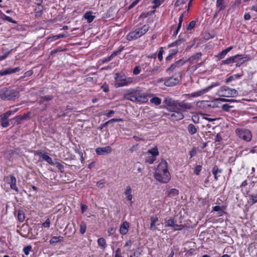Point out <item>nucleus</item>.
Listing matches in <instances>:
<instances>
[{
	"label": "nucleus",
	"instance_id": "f257e3e1",
	"mask_svg": "<svg viewBox=\"0 0 257 257\" xmlns=\"http://www.w3.org/2000/svg\"><path fill=\"white\" fill-rule=\"evenodd\" d=\"M155 179L159 182L167 183L171 179L170 174L168 170L167 163L164 161L158 165L154 174Z\"/></svg>",
	"mask_w": 257,
	"mask_h": 257
},
{
	"label": "nucleus",
	"instance_id": "f03ea898",
	"mask_svg": "<svg viewBox=\"0 0 257 257\" xmlns=\"http://www.w3.org/2000/svg\"><path fill=\"white\" fill-rule=\"evenodd\" d=\"M149 29L150 26L149 25H144L142 27L130 32L126 36V39L129 41L136 40L145 35L149 31Z\"/></svg>",
	"mask_w": 257,
	"mask_h": 257
},
{
	"label": "nucleus",
	"instance_id": "7ed1b4c3",
	"mask_svg": "<svg viewBox=\"0 0 257 257\" xmlns=\"http://www.w3.org/2000/svg\"><path fill=\"white\" fill-rule=\"evenodd\" d=\"M115 80L117 81L115 85L116 87L128 85L134 82L132 77H126L124 74L116 73L114 77Z\"/></svg>",
	"mask_w": 257,
	"mask_h": 257
},
{
	"label": "nucleus",
	"instance_id": "20e7f679",
	"mask_svg": "<svg viewBox=\"0 0 257 257\" xmlns=\"http://www.w3.org/2000/svg\"><path fill=\"white\" fill-rule=\"evenodd\" d=\"M217 94L219 96L222 97H235L238 95V92L235 89L223 86L218 89Z\"/></svg>",
	"mask_w": 257,
	"mask_h": 257
},
{
	"label": "nucleus",
	"instance_id": "39448f33",
	"mask_svg": "<svg viewBox=\"0 0 257 257\" xmlns=\"http://www.w3.org/2000/svg\"><path fill=\"white\" fill-rule=\"evenodd\" d=\"M19 92L14 89H9L7 88H4L2 89V93H1V98L2 99L11 100L14 98L18 96Z\"/></svg>",
	"mask_w": 257,
	"mask_h": 257
},
{
	"label": "nucleus",
	"instance_id": "423d86ee",
	"mask_svg": "<svg viewBox=\"0 0 257 257\" xmlns=\"http://www.w3.org/2000/svg\"><path fill=\"white\" fill-rule=\"evenodd\" d=\"M235 133L239 138L245 141L250 142L252 139V134L248 130L237 128Z\"/></svg>",
	"mask_w": 257,
	"mask_h": 257
},
{
	"label": "nucleus",
	"instance_id": "0eeeda50",
	"mask_svg": "<svg viewBox=\"0 0 257 257\" xmlns=\"http://www.w3.org/2000/svg\"><path fill=\"white\" fill-rule=\"evenodd\" d=\"M219 85V82H215L214 83H213L211 85L203 89H201V90H200L199 91H196V92H194L193 93H192L191 94H186L185 96H187L188 98L190 97H199V96H200L202 95H203L204 94H205L207 92H208L211 89H212V88L214 87H216V86H217Z\"/></svg>",
	"mask_w": 257,
	"mask_h": 257
},
{
	"label": "nucleus",
	"instance_id": "6e6552de",
	"mask_svg": "<svg viewBox=\"0 0 257 257\" xmlns=\"http://www.w3.org/2000/svg\"><path fill=\"white\" fill-rule=\"evenodd\" d=\"M165 227H173V231L181 230L184 228V225L182 224H175V221L173 217H171L169 219L165 220Z\"/></svg>",
	"mask_w": 257,
	"mask_h": 257
},
{
	"label": "nucleus",
	"instance_id": "1a4fd4ad",
	"mask_svg": "<svg viewBox=\"0 0 257 257\" xmlns=\"http://www.w3.org/2000/svg\"><path fill=\"white\" fill-rule=\"evenodd\" d=\"M180 80L181 76L180 75L173 76L166 80L164 84L166 86L171 87L178 84Z\"/></svg>",
	"mask_w": 257,
	"mask_h": 257
},
{
	"label": "nucleus",
	"instance_id": "9d476101",
	"mask_svg": "<svg viewBox=\"0 0 257 257\" xmlns=\"http://www.w3.org/2000/svg\"><path fill=\"white\" fill-rule=\"evenodd\" d=\"M137 102L145 103L148 101L149 97L153 96V94L146 93H141L140 91H136Z\"/></svg>",
	"mask_w": 257,
	"mask_h": 257
},
{
	"label": "nucleus",
	"instance_id": "9b49d317",
	"mask_svg": "<svg viewBox=\"0 0 257 257\" xmlns=\"http://www.w3.org/2000/svg\"><path fill=\"white\" fill-rule=\"evenodd\" d=\"M175 104V108L179 110L185 111L187 109H190L192 105L191 103H186L184 101L179 102L177 101Z\"/></svg>",
	"mask_w": 257,
	"mask_h": 257
},
{
	"label": "nucleus",
	"instance_id": "f8f14e48",
	"mask_svg": "<svg viewBox=\"0 0 257 257\" xmlns=\"http://www.w3.org/2000/svg\"><path fill=\"white\" fill-rule=\"evenodd\" d=\"M112 149L110 146L99 147L96 149V153L98 155H105L111 152Z\"/></svg>",
	"mask_w": 257,
	"mask_h": 257
},
{
	"label": "nucleus",
	"instance_id": "ddd939ff",
	"mask_svg": "<svg viewBox=\"0 0 257 257\" xmlns=\"http://www.w3.org/2000/svg\"><path fill=\"white\" fill-rule=\"evenodd\" d=\"M7 182L10 185L11 188L17 192H18V188L16 186V179L15 176L10 175L7 177Z\"/></svg>",
	"mask_w": 257,
	"mask_h": 257
},
{
	"label": "nucleus",
	"instance_id": "4468645a",
	"mask_svg": "<svg viewBox=\"0 0 257 257\" xmlns=\"http://www.w3.org/2000/svg\"><path fill=\"white\" fill-rule=\"evenodd\" d=\"M20 70L21 69L19 67H16L15 68H8L0 71V76L11 74L12 73L19 72Z\"/></svg>",
	"mask_w": 257,
	"mask_h": 257
},
{
	"label": "nucleus",
	"instance_id": "2eb2a0df",
	"mask_svg": "<svg viewBox=\"0 0 257 257\" xmlns=\"http://www.w3.org/2000/svg\"><path fill=\"white\" fill-rule=\"evenodd\" d=\"M184 118L183 114L179 111H174L170 115V118L173 120H179Z\"/></svg>",
	"mask_w": 257,
	"mask_h": 257
},
{
	"label": "nucleus",
	"instance_id": "dca6fc26",
	"mask_svg": "<svg viewBox=\"0 0 257 257\" xmlns=\"http://www.w3.org/2000/svg\"><path fill=\"white\" fill-rule=\"evenodd\" d=\"M129 227V223L126 221L123 222L122 224H121L119 231L121 234L124 235L126 234L128 232V228Z\"/></svg>",
	"mask_w": 257,
	"mask_h": 257
},
{
	"label": "nucleus",
	"instance_id": "f3484780",
	"mask_svg": "<svg viewBox=\"0 0 257 257\" xmlns=\"http://www.w3.org/2000/svg\"><path fill=\"white\" fill-rule=\"evenodd\" d=\"M238 57H240L239 55H236L234 56L230 57L222 61V64H229L236 62Z\"/></svg>",
	"mask_w": 257,
	"mask_h": 257
},
{
	"label": "nucleus",
	"instance_id": "a211bd4d",
	"mask_svg": "<svg viewBox=\"0 0 257 257\" xmlns=\"http://www.w3.org/2000/svg\"><path fill=\"white\" fill-rule=\"evenodd\" d=\"M232 48V46L228 47L227 48L220 52L217 55H216V57H217L219 59H221L224 58L227 53L229 52Z\"/></svg>",
	"mask_w": 257,
	"mask_h": 257
},
{
	"label": "nucleus",
	"instance_id": "6ab92c4d",
	"mask_svg": "<svg viewBox=\"0 0 257 257\" xmlns=\"http://www.w3.org/2000/svg\"><path fill=\"white\" fill-rule=\"evenodd\" d=\"M40 2L38 3L37 4V7L35 9V14L36 16L37 17H40L42 15V12L43 9V7L42 6H41V4L42 3V0L39 1Z\"/></svg>",
	"mask_w": 257,
	"mask_h": 257
},
{
	"label": "nucleus",
	"instance_id": "aec40b11",
	"mask_svg": "<svg viewBox=\"0 0 257 257\" xmlns=\"http://www.w3.org/2000/svg\"><path fill=\"white\" fill-rule=\"evenodd\" d=\"M166 194L169 197H175L179 194V191L176 189L173 188L167 191Z\"/></svg>",
	"mask_w": 257,
	"mask_h": 257
},
{
	"label": "nucleus",
	"instance_id": "412c9836",
	"mask_svg": "<svg viewBox=\"0 0 257 257\" xmlns=\"http://www.w3.org/2000/svg\"><path fill=\"white\" fill-rule=\"evenodd\" d=\"M151 221L150 229L153 231L157 230V227L155 224L158 221V218L157 217H151Z\"/></svg>",
	"mask_w": 257,
	"mask_h": 257
},
{
	"label": "nucleus",
	"instance_id": "4be33fe9",
	"mask_svg": "<svg viewBox=\"0 0 257 257\" xmlns=\"http://www.w3.org/2000/svg\"><path fill=\"white\" fill-rule=\"evenodd\" d=\"M124 194L126 196L127 200L131 201L133 199V195L132 194V189L130 186L126 187L124 191Z\"/></svg>",
	"mask_w": 257,
	"mask_h": 257
},
{
	"label": "nucleus",
	"instance_id": "5701e85b",
	"mask_svg": "<svg viewBox=\"0 0 257 257\" xmlns=\"http://www.w3.org/2000/svg\"><path fill=\"white\" fill-rule=\"evenodd\" d=\"M92 14V12H86L84 16L85 19H86L87 22L89 23L92 22L95 18V16H93Z\"/></svg>",
	"mask_w": 257,
	"mask_h": 257
},
{
	"label": "nucleus",
	"instance_id": "b1692460",
	"mask_svg": "<svg viewBox=\"0 0 257 257\" xmlns=\"http://www.w3.org/2000/svg\"><path fill=\"white\" fill-rule=\"evenodd\" d=\"M0 123L3 127H6L9 125V122L8 118L5 117H3V115H0Z\"/></svg>",
	"mask_w": 257,
	"mask_h": 257
},
{
	"label": "nucleus",
	"instance_id": "393cba45",
	"mask_svg": "<svg viewBox=\"0 0 257 257\" xmlns=\"http://www.w3.org/2000/svg\"><path fill=\"white\" fill-rule=\"evenodd\" d=\"M97 242L98 245L100 247V248L103 250H104L106 246L105 239L103 237L99 238L98 239Z\"/></svg>",
	"mask_w": 257,
	"mask_h": 257
},
{
	"label": "nucleus",
	"instance_id": "a878e982",
	"mask_svg": "<svg viewBox=\"0 0 257 257\" xmlns=\"http://www.w3.org/2000/svg\"><path fill=\"white\" fill-rule=\"evenodd\" d=\"M64 240V238L62 236H59L58 237L53 236L50 240L51 244L56 243L58 242H62Z\"/></svg>",
	"mask_w": 257,
	"mask_h": 257
},
{
	"label": "nucleus",
	"instance_id": "bb28decb",
	"mask_svg": "<svg viewBox=\"0 0 257 257\" xmlns=\"http://www.w3.org/2000/svg\"><path fill=\"white\" fill-rule=\"evenodd\" d=\"M152 98L150 99V102L156 105H160L162 102V100L158 97L157 96H152Z\"/></svg>",
	"mask_w": 257,
	"mask_h": 257
},
{
	"label": "nucleus",
	"instance_id": "cd10ccee",
	"mask_svg": "<svg viewBox=\"0 0 257 257\" xmlns=\"http://www.w3.org/2000/svg\"><path fill=\"white\" fill-rule=\"evenodd\" d=\"M201 55H202V53L201 52L197 53L196 54L192 55L191 57H190L188 59V61L191 63H193L194 61L195 60H199L200 59Z\"/></svg>",
	"mask_w": 257,
	"mask_h": 257
},
{
	"label": "nucleus",
	"instance_id": "c85d7f7f",
	"mask_svg": "<svg viewBox=\"0 0 257 257\" xmlns=\"http://www.w3.org/2000/svg\"><path fill=\"white\" fill-rule=\"evenodd\" d=\"M188 131L189 133L192 135L197 132V128L194 124H189L188 126Z\"/></svg>",
	"mask_w": 257,
	"mask_h": 257
},
{
	"label": "nucleus",
	"instance_id": "c756f323",
	"mask_svg": "<svg viewBox=\"0 0 257 257\" xmlns=\"http://www.w3.org/2000/svg\"><path fill=\"white\" fill-rule=\"evenodd\" d=\"M18 220L20 222H23L25 219L24 212L23 210H18L17 213Z\"/></svg>",
	"mask_w": 257,
	"mask_h": 257
},
{
	"label": "nucleus",
	"instance_id": "7c9ffc66",
	"mask_svg": "<svg viewBox=\"0 0 257 257\" xmlns=\"http://www.w3.org/2000/svg\"><path fill=\"white\" fill-rule=\"evenodd\" d=\"M42 158L47 161L49 164L53 165L54 163L53 162V161L49 156H48L46 154H42Z\"/></svg>",
	"mask_w": 257,
	"mask_h": 257
},
{
	"label": "nucleus",
	"instance_id": "2f4dec72",
	"mask_svg": "<svg viewBox=\"0 0 257 257\" xmlns=\"http://www.w3.org/2000/svg\"><path fill=\"white\" fill-rule=\"evenodd\" d=\"M224 0H217L216 6L218 8L219 11H220L225 8V6L223 5Z\"/></svg>",
	"mask_w": 257,
	"mask_h": 257
},
{
	"label": "nucleus",
	"instance_id": "473e14b6",
	"mask_svg": "<svg viewBox=\"0 0 257 257\" xmlns=\"http://www.w3.org/2000/svg\"><path fill=\"white\" fill-rule=\"evenodd\" d=\"M221 172V170L219 169L217 166H214L212 169V173L214 175V178L215 180L218 179V177L217 176V174L218 173H220Z\"/></svg>",
	"mask_w": 257,
	"mask_h": 257
},
{
	"label": "nucleus",
	"instance_id": "72a5a7b5",
	"mask_svg": "<svg viewBox=\"0 0 257 257\" xmlns=\"http://www.w3.org/2000/svg\"><path fill=\"white\" fill-rule=\"evenodd\" d=\"M248 197L251 204L257 202V194H250L248 195Z\"/></svg>",
	"mask_w": 257,
	"mask_h": 257
},
{
	"label": "nucleus",
	"instance_id": "f704fd0d",
	"mask_svg": "<svg viewBox=\"0 0 257 257\" xmlns=\"http://www.w3.org/2000/svg\"><path fill=\"white\" fill-rule=\"evenodd\" d=\"M86 229V224L84 221H82L80 224V232L82 234H83Z\"/></svg>",
	"mask_w": 257,
	"mask_h": 257
},
{
	"label": "nucleus",
	"instance_id": "c9c22d12",
	"mask_svg": "<svg viewBox=\"0 0 257 257\" xmlns=\"http://www.w3.org/2000/svg\"><path fill=\"white\" fill-rule=\"evenodd\" d=\"M165 101L168 105L174 106L175 107V103H176L177 101H173L170 98H166Z\"/></svg>",
	"mask_w": 257,
	"mask_h": 257
},
{
	"label": "nucleus",
	"instance_id": "e433bc0d",
	"mask_svg": "<svg viewBox=\"0 0 257 257\" xmlns=\"http://www.w3.org/2000/svg\"><path fill=\"white\" fill-rule=\"evenodd\" d=\"M2 18L4 20L7 21L9 22H11L12 23L16 24L17 23L16 21L14 20L11 17L7 16V15H6L5 14H3L2 16Z\"/></svg>",
	"mask_w": 257,
	"mask_h": 257
},
{
	"label": "nucleus",
	"instance_id": "4c0bfd02",
	"mask_svg": "<svg viewBox=\"0 0 257 257\" xmlns=\"http://www.w3.org/2000/svg\"><path fill=\"white\" fill-rule=\"evenodd\" d=\"M127 98L131 101L137 102L136 91L134 93L130 94Z\"/></svg>",
	"mask_w": 257,
	"mask_h": 257
},
{
	"label": "nucleus",
	"instance_id": "58836bf2",
	"mask_svg": "<svg viewBox=\"0 0 257 257\" xmlns=\"http://www.w3.org/2000/svg\"><path fill=\"white\" fill-rule=\"evenodd\" d=\"M17 111V109H15L14 110H9L7 111L5 113L2 114L3 117H8L12 114L15 113Z\"/></svg>",
	"mask_w": 257,
	"mask_h": 257
},
{
	"label": "nucleus",
	"instance_id": "ea45409f",
	"mask_svg": "<svg viewBox=\"0 0 257 257\" xmlns=\"http://www.w3.org/2000/svg\"><path fill=\"white\" fill-rule=\"evenodd\" d=\"M200 114L202 116L203 119H206V120H208L209 121H215V120L219 119V118H209V117H207L206 116L208 115V114H205V113H201Z\"/></svg>",
	"mask_w": 257,
	"mask_h": 257
},
{
	"label": "nucleus",
	"instance_id": "a19ab883",
	"mask_svg": "<svg viewBox=\"0 0 257 257\" xmlns=\"http://www.w3.org/2000/svg\"><path fill=\"white\" fill-rule=\"evenodd\" d=\"M52 98H53L52 95H48V96L42 97L41 100L39 101V103H42L44 101H49V100H51Z\"/></svg>",
	"mask_w": 257,
	"mask_h": 257
},
{
	"label": "nucleus",
	"instance_id": "79ce46f5",
	"mask_svg": "<svg viewBox=\"0 0 257 257\" xmlns=\"http://www.w3.org/2000/svg\"><path fill=\"white\" fill-rule=\"evenodd\" d=\"M123 49V47H122L121 48H120L117 51H114L108 58L107 60H106V61H109L111 60V59L117 55V54H118Z\"/></svg>",
	"mask_w": 257,
	"mask_h": 257
},
{
	"label": "nucleus",
	"instance_id": "37998d69",
	"mask_svg": "<svg viewBox=\"0 0 257 257\" xmlns=\"http://www.w3.org/2000/svg\"><path fill=\"white\" fill-rule=\"evenodd\" d=\"M233 107L232 105H230L228 104H224L221 106V108L225 111H228L229 109Z\"/></svg>",
	"mask_w": 257,
	"mask_h": 257
},
{
	"label": "nucleus",
	"instance_id": "c03bdc74",
	"mask_svg": "<svg viewBox=\"0 0 257 257\" xmlns=\"http://www.w3.org/2000/svg\"><path fill=\"white\" fill-rule=\"evenodd\" d=\"M149 153L154 157L157 156L159 155V152L158 151V149L155 148L149 150Z\"/></svg>",
	"mask_w": 257,
	"mask_h": 257
},
{
	"label": "nucleus",
	"instance_id": "a18cd8bd",
	"mask_svg": "<svg viewBox=\"0 0 257 257\" xmlns=\"http://www.w3.org/2000/svg\"><path fill=\"white\" fill-rule=\"evenodd\" d=\"M32 249V246L29 245L25 247L23 249L24 252L26 255H28Z\"/></svg>",
	"mask_w": 257,
	"mask_h": 257
},
{
	"label": "nucleus",
	"instance_id": "49530a36",
	"mask_svg": "<svg viewBox=\"0 0 257 257\" xmlns=\"http://www.w3.org/2000/svg\"><path fill=\"white\" fill-rule=\"evenodd\" d=\"M180 62V60H179V61H177L176 62H175V63L172 64L171 65V66L167 70V71L173 70L177 67V66L179 64Z\"/></svg>",
	"mask_w": 257,
	"mask_h": 257
},
{
	"label": "nucleus",
	"instance_id": "de8ad7c7",
	"mask_svg": "<svg viewBox=\"0 0 257 257\" xmlns=\"http://www.w3.org/2000/svg\"><path fill=\"white\" fill-rule=\"evenodd\" d=\"M162 0H154L153 2V3L154 4V6H153V8H156L158 7H159L161 4H162Z\"/></svg>",
	"mask_w": 257,
	"mask_h": 257
},
{
	"label": "nucleus",
	"instance_id": "09e8293b",
	"mask_svg": "<svg viewBox=\"0 0 257 257\" xmlns=\"http://www.w3.org/2000/svg\"><path fill=\"white\" fill-rule=\"evenodd\" d=\"M192 120L195 123H199V117L198 115L195 114V115H192Z\"/></svg>",
	"mask_w": 257,
	"mask_h": 257
},
{
	"label": "nucleus",
	"instance_id": "8fccbe9b",
	"mask_svg": "<svg viewBox=\"0 0 257 257\" xmlns=\"http://www.w3.org/2000/svg\"><path fill=\"white\" fill-rule=\"evenodd\" d=\"M25 118L26 116H17L15 117L14 119L18 123H19L23 119H25Z\"/></svg>",
	"mask_w": 257,
	"mask_h": 257
},
{
	"label": "nucleus",
	"instance_id": "3c124183",
	"mask_svg": "<svg viewBox=\"0 0 257 257\" xmlns=\"http://www.w3.org/2000/svg\"><path fill=\"white\" fill-rule=\"evenodd\" d=\"M240 56V57H238L236 59V60H238V62H240V64H242L243 63H244V62H245L246 61H247L248 60V59L247 58V57H241V55H239Z\"/></svg>",
	"mask_w": 257,
	"mask_h": 257
},
{
	"label": "nucleus",
	"instance_id": "603ef678",
	"mask_svg": "<svg viewBox=\"0 0 257 257\" xmlns=\"http://www.w3.org/2000/svg\"><path fill=\"white\" fill-rule=\"evenodd\" d=\"M67 36L66 35H63V34H60V35H55V36H54L52 37V39L53 40H56L59 38H65V37H66Z\"/></svg>",
	"mask_w": 257,
	"mask_h": 257
},
{
	"label": "nucleus",
	"instance_id": "864d4df0",
	"mask_svg": "<svg viewBox=\"0 0 257 257\" xmlns=\"http://www.w3.org/2000/svg\"><path fill=\"white\" fill-rule=\"evenodd\" d=\"M55 165L56 166V167L58 168V169L61 172H63V168H64V166L60 163L59 162H56L55 163Z\"/></svg>",
	"mask_w": 257,
	"mask_h": 257
},
{
	"label": "nucleus",
	"instance_id": "5fc2aeb1",
	"mask_svg": "<svg viewBox=\"0 0 257 257\" xmlns=\"http://www.w3.org/2000/svg\"><path fill=\"white\" fill-rule=\"evenodd\" d=\"M202 167L201 165H197L195 168L194 172L196 175H199L201 170Z\"/></svg>",
	"mask_w": 257,
	"mask_h": 257
},
{
	"label": "nucleus",
	"instance_id": "6e6d98bb",
	"mask_svg": "<svg viewBox=\"0 0 257 257\" xmlns=\"http://www.w3.org/2000/svg\"><path fill=\"white\" fill-rule=\"evenodd\" d=\"M186 2V0H177L175 4V6L176 7L180 6V5L185 4Z\"/></svg>",
	"mask_w": 257,
	"mask_h": 257
},
{
	"label": "nucleus",
	"instance_id": "4d7b16f0",
	"mask_svg": "<svg viewBox=\"0 0 257 257\" xmlns=\"http://www.w3.org/2000/svg\"><path fill=\"white\" fill-rule=\"evenodd\" d=\"M140 72H141V68L140 67V66H137L135 67L134 71H133V73L135 75H138L140 73Z\"/></svg>",
	"mask_w": 257,
	"mask_h": 257
},
{
	"label": "nucleus",
	"instance_id": "13d9d810",
	"mask_svg": "<svg viewBox=\"0 0 257 257\" xmlns=\"http://www.w3.org/2000/svg\"><path fill=\"white\" fill-rule=\"evenodd\" d=\"M164 53V50L162 47L160 48V51L158 54V59L161 61L163 59V54Z\"/></svg>",
	"mask_w": 257,
	"mask_h": 257
},
{
	"label": "nucleus",
	"instance_id": "bf43d9fd",
	"mask_svg": "<svg viewBox=\"0 0 257 257\" xmlns=\"http://www.w3.org/2000/svg\"><path fill=\"white\" fill-rule=\"evenodd\" d=\"M132 244V241L131 240H128L125 242L124 246L127 247L128 249L131 250Z\"/></svg>",
	"mask_w": 257,
	"mask_h": 257
},
{
	"label": "nucleus",
	"instance_id": "052dcab7",
	"mask_svg": "<svg viewBox=\"0 0 257 257\" xmlns=\"http://www.w3.org/2000/svg\"><path fill=\"white\" fill-rule=\"evenodd\" d=\"M123 121V120L121 118H119V119L113 118V119H111L109 120L108 121H107V122L109 124V123H112L113 122H120V121Z\"/></svg>",
	"mask_w": 257,
	"mask_h": 257
},
{
	"label": "nucleus",
	"instance_id": "680f3d73",
	"mask_svg": "<svg viewBox=\"0 0 257 257\" xmlns=\"http://www.w3.org/2000/svg\"><path fill=\"white\" fill-rule=\"evenodd\" d=\"M114 257H121V250L118 248L115 251V255Z\"/></svg>",
	"mask_w": 257,
	"mask_h": 257
},
{
	"label": "nucleus",
	"instance_id": "e2e57ef3",
	"mask_svg": "<svg viewBox=\"0 0 257 257\" xmlns=\"http://www.w3.org/2000/svg\"><path fill=\"white\" fill-rule=\"evenodd\" d=\"M195 26V21H191L187 27V30H191Z\"/></svg>",
	"mask_w": 257,
	"mask_h": 257
},
{
	"label": "nucleus",
	"instance_id": "0e129e2a",
	"mask_svg": "<svg viewBox=\"0 0 257 257\" xmlns=\"http://www.w3.org/2000/svg\"><path fill=\"white\" fill-rule=\"evenodd\" d=\"M218 100L223 101V102H236V100L235 99H228L226 98H218Z\"/></svg>",
	"mask_w": 257,
	"mask_h": 257
},
{
	"label": "nucleus",
	"instance_id": "69168bd1",
	"mask_svg": "<svg viewBox=\"0 0 257 257\" xmlns=\"http://www.w3.org/2000/svg\"><path fill=\"white\" fill-rule=\"evenodd\" d=\"M50 224V221L49 218H48L45 222H44L42 224V225L45 227H49Z\"/></svg>",
	"mask_w": 257,
	"mask_h": 257
},
{
	"label": "nucleus",
	"instance_id": "338daca9",
	"mask_svg": "<svg viewBox=\"0 0 257 257\" xmlns=\"http://www.w3.org/2000/svg\"><path fill=\"white\" fill-rule=\"evenodd\" d=\"M181 42V40H177L169 45V47H173L180 44Z\"/></svg>",
	"mask_w": 257,
	"mask_h": 257
},
{
	"label": "nucleus",
	"instance_id": "774afa93",
	"mask_svg": "<svg viewBox=\"0 0 257 257\" xmlns=\"http://www.w3.org/2000/svg\"><path fill=\"white\" fill-rule=\"evenodd\" d=\"M216 142H219L222 140V137L220 134H217L215 137V139Z\"/></svg>",
	"mask_w": 257,
	"mask_h": 257
}]
</instances>
